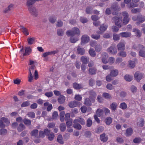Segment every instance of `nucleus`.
<instances>
[{"label":"nucleus","mask_w":145,"mask_h":145,"mask_svg":"<svg viewBox=\"0 0 145 145\" xmlns=\"http://www.w3.org/2000/svg\"><path fill=\"white\" fill-rule=\"evenodd\" d=\"M112 19L115 25L119 27H121L123 24H127L129 20V14L125 11L122 12L119 16L114 17Z\"/></svg>","instance_id":"1"},{"label":"nucleus","mask_w":145,"mask_h":145,"mask_svg":"<svg viewBox=\"0 0 145 145\" xmlns=\"http://www.w3.org/2000/svg\"><path fill=\"white\" fill-rule=\"evenodd\" d=\"M80 33V31L77 27H74L71 30H68L66 32V34L68 36H73L75 35L79 36Z\"/></svg>","instance_id":"2"},{"label":"nucleus","mask_w":145,"mask_h":145,"mask_svg":"<svg viewBox=\"0 0 145 145\" xmlns=\"http://www.w3.org/2000/svg\"><path fill=\"white\" fill-rule=\"evenodd\" d=\"M132 20L134 21H136V24H139L145 21V16L139 14L133 16L132 17Z\"/></svg>","instance_id":"3"},{"label":"nucleus","mask_w":145,"mask_h":145,"mask_svg":"<svg viewBox=\"0 0 145 145\" xmlns=\"http://www.w3.org/2000/svg\"><path fill=\"white\" fill-rule=\"evenodd\" d=\"M109 112V110L107 108H105L103 110L101 109H98L96 112V114L98 116H102L105 118L108 114Z\"/></svg>","instance_id":"4"},{"label":"nucleus","mask_w":145,"mask_h":145,"mask_svg":"<svg viewBox=\"0 0 145 145\" xmlns=\"http://www.w3.org/2000/svg\"><path fill=\"white\" fill-rule=\"evenodd\" d=\"M31 51V49L29 47H25V49L22 47L20 51V53L23 56H25L29 55Z\"/></svg>","instance_id":"5"},{"label":"nucleus","mask_w":145,"mask_h":145,"mask_svg":"<svg viewBox=\"0 0 145 145\" xmlns=\"http://www.w3.org/2000/svg\"><path fill=\"white\" fill-rule=\"evenodd\" d=\"M134 77L137 82H139L144 77V74L139 71H137L134 74Z\"/></svg>","instance_id":"6"},{"label":"nucleus","mask_w":145,"mask_h":145,"mask_svg":"<svg viewBox=\"0 0 145 145\" xmlns=\"http://www.w3.org/2000/svg\"><path fill=\"white\" fill-rule=\"evenodd\" d=\"M10 122L8 119L5 118H2L0 120V127L1 128L5 127L6 125H8Z\"/></svg>","instance_id":"7"},{"label":"nucleus","mask_w":145,"mask_h":145,"mask_svg":"<svg viewBox=\"0 0 145 145\" xmlns=\"http://www.w3.org/2000/svg\"><path fill=\"white\" fill-rule=\"evenodd\" d=\"M29 10L30 13L35 16H37L38 14V12L37 10L34 6H31V7H29L28 8Z\"/></svg>","instance_id":"8"},{"label":"nucleus","mask_w":145,"mask_h":145,"mask_svg":"<svg viewBox=\"0 0 145 145\" xmlns=\"http://www.w3.org/2000/svg\"><path fill=\"white\" fill-rule=\"evenodd\" d=\"M81 40V44H82L88 42L89 40V38L88 35H84L82 36Z\"/></svg>","instance_id":"9"},{"label":"nucleus","mask_w":145,"mask_h":145,"mask_svg":"<svg viewBox=\"0 0 145 145\" xmlns=\"http://www.w3.org/2000/svg\"><path fill=\"white\" fill-rule=\"evenodd\" d=\"M139 48H141L139 52V56L142 57H145V47L143 45H140Z\"/></svg>","instance_id":"10"},{"label":"nucleus","mask_w":145,"mask_h":145,"mask_svg":"<svg viewBox=\"0 0 145 145\" xmlns=\"http://www.w3.org/2000/svg\"><path fill=\"white\" fill-rule=\"evenodd\" d=\"M39 131L35 129L32 130L30 133L31 136L33 137L34 138H39Z\"/></svg>","instance_id":"11"},{"label":"nucleus","mask_w":145,"mask_h":145,"mask_svg":"<svg viewBox=\"0 0 145 145\" xmlns=\"http://www.w3.org/2000/svg\"><path fill=\"white\" fill-rule=\"evenodd\" d=\"M119 73L118 70L114 69H110V75L111 76L114 77L118 75Z\"/></svg>","instance_id":"12"},{"label":"nucleus","mask_w":145,"mask_h":145,"mask_svg":"<svg viewBox=\"0 0 145 145\" xmlns=\"http://www.w3.org/2000/svg\"><path fill=\"white\" fill-rule=\"evenodd\" d=\"M125 42H120L117 45V48L118 50H124L125 48Z\"/></svg>","instance_id":"13"},{"label":"nucleus","mask_w":145,"mask_h":145,"mask_svg":"<svg viewBox=\"0 0 145 145\" xmlns=\"http://www.w3.org/2000/svg\"><path fill=\"white\" fill-rule=\"evenodd\" d=\"M20 30L22 31L24 35L26 36L29 35L28 30L27 28L22 25H20Z\"/></svg>","instance_id":"14"},{"label":"nucleus","mask_w":145,"mask_h":145,"mask_svg":"<svg viewBox=\"0 0 145 145\" xmlns=\"http://www.w3.org/2000/svg\"><path fill=\"white\" fill-rule=\"evenodd\" d=\"M138 5L137 3L132 1L129 3L128 4L127 6L128 8H130L137 7L138 6Z\"/></svg>","instance_id":"15"},{"label":"nucleus","mask_w":145,"mask_h":145,"mask_svg":"<svg viewBox=\"0 0 145 145\" xmlns=\"http://www.w3.org/2000/svg\"><path fill=\"white\" fill-rule=\"evenodd\" d=\"M89 94L90 95L89 98L91 99L92 101H94V99L95 97L96 96V93L93 90H91L89 92Z\"/></svg>","instance_id":"16"},{"label":"nucleus","mask_w":145,"mask_h":145,"mask_svg":"<svg viewBox=\"0 0 145 145\" xmlns=\"http://www.w3.org/2000/svg\"><path fill=\"white\" fill-rule=\"evenodd\" d=\"M14 5L13 4L9 5L8 7L3 10V12L6 13L11 10L13 8Z\"/></svg>","instance_id":"17"},{"label":"nucleus","mask_w":145,"mask_h":145,"mask_svg":"<svg viewBox=\"0 0 145 145\" xmlns=\"http://www.w3.org/2000/svg\"><path fill=\"white\" fill-rule=\"evenodd\" d=\"M133 31L135 33L136 36L139 37H140L142 35V33L137 28H134L133 29Z\"/></svg>","instance_id":"18"},{"label":"nucleus","mask_w":145,"mask_h":145,"mask_svg":"<svg viewBox=\"0 0 145 145\" xmlns=\"http://www.w3.org/2000/svg\"><path fill=\"white\" fill-rule=\"evenodd\" d=\"M120 35L122 37L127 38L131 37V33L129 32H123L120 33Z\"/></svg>","instance_id":"19"},{"label":"nucleus","mask_w":145,"mask_h":145,"mask_svg":"<svg viewBox=\"0 0 145 145\" xmlns=\"http://www.w3.org/2000/svg\"><path fill=\"white\" fill-rule=\"evenodd\" d=\"M79 103V102L74 101L70 102L69 104V106L71 108L76 107Z\"/></svg>","instance_id":"20"},{"label":"nucleus","mask_w":145,"mask_h":145,"mask_svg":"<svg viewBox=\"0 0 145 145\" xmlns=\"http://www.w3.org/2000/svg\"><path fill=\"white\" fill-rule=\"evenodd\" d=\"M74 125L73 127L75 129L80 130L82 128L81 126L76 122V120H74L73 121Z\"/></svg>","instance_id":"21"},{"label":"nucleus","mask_w":145,"mask_h":145,"mask_svg":"<svg viewBox=\"0 0 145 145\" xmlns=\"http://www.w3.org/2000/svg\"><path fill=\"white\" fill-rule=\"evenodd\" d=\"M137 125L139 126L142 127L144 124V119L139 118L137 120Z\"/></svg>","instance_id":"22"},{"label":"nucleus","mask_w":145,"mask_h":145,"mask_svg":"<svg viewBox=\"0 0 145 145\" xmlns=\"http://www.w3.org/2000/svg\"><path fill=\"white\" fill-rule=\"evenodd\" d=\"M77 52L79 54L83 55L84 53L85 50L83 48H81L80 46H78L77 50Z\"/></svg>","instance_id":"23"},{"label":"nucleus","mask_w":145,"mask_h":145,"mask_svg":"<svg viewBox=\"0 0 145 145\" xmlns=\"http://www.w3.org/2000/svg\"><path fill=\"white\" fill-rule=\"evenodd\" d=\"M91 101H91V99L89 98H86L84 101V104L87 106H90L91 105Z\"/></svg>","instance_id":"24"},{"label":"nucleus","mask_w":145,"mask_h":145,"mask_svg":"<svg viewBox=\"0 0 145 145\" xmlns=\"http://www.w3.org/2000/svg\"><path fill=\"white\" fill-rule=\"evenodd\" d=\"M108 138L107 136H106L105 133H103L100 135V139L102 141L106 142L107 141Z\"/></svg>","instance_id":"25"},{"label":"nucleus","mask_w":145,"mask_h":145,"mask_svg":"<svg viewBox=\"0 0 145 145\" xmlns=\"http://www.w3.org/2000/svg\"><path fill=\"white\" fill-rule=\"evenodd\" d=\"M81 61L84 64L87 63L89 61V58L86 56H83L81 57Z\"/></svg>","instance_id":"26"},{"label":"nucleus","mask_w":145,"mask_h":145,"mask_svg":"<svg viewBox=\"0 0 145 145\" xmlns=\"http://www.w3.org/2000/svg\"><path fill=\"white\" fill-rule=\"evenodd\" d=\"M133 130L131 128H129L127 129L125 134L127 137L130 136L132 134Z\"/></svg>","instance_id":"27"},{"label":"nucleus","mask_w":145,"mask_h":145,"mask_svg":"<svg viewBox=\"0 0 145 145\" xmlns=\"http://www.w3.org/2000/svg\"><path fill=\"white\" fill-rule=\"evenodd\" d=\"M124 78L126 81L130 82L132 80L133 77L131 75L127 74L125 75Z\"/></svg>","instance_id":"28"},{"label":"nucleus","mask_w":145,"mask_h":145,"mask_svg":"<svg viewBox=\"0 0 145 145\" xmlns=\"http://www.w3.org/2000/svg\"><path fill=\"white\" fill-rule=\"evenodd\" d=\"M65 100V97L63 95H60L58 99V101L60 104L63 103Z\"/></svg>","instance_id":"29"},{"label":"nucleus","mask_w":145,"mask_h":145,"mask_svg":"<svg viewBox=\"0 0 145 145\" xmlns=\"http://www.w3.org/2000/svg\"><path fill=\"white\" fill-rule=\"evenodd\" d=\"M35 1L34 0H27V5L28 8L29 7H31V6L33 5L35 3Z\"/></svg>","instance_id":"30"},{"label":"nucleus","mask_w":145,"mask_h":145,"mask_svg":"<svg viewBox=\"0 0 145 145\" xmlns=\"http://www.w3.org/2000/svg\"><path fill=\"white\" fill-rule=\"evenodd\" d=\"M29 74L28 77V81L29 82H31L32 81V80L33 79V75L32 74V73L33 72V71L31 72L30 70H29Z\"/></svg>","instance_id":"31"},{"label":"nucleus","mask_w":145,"mask_h":145,"mask_svg":"<svg viewBox=\"0 0 145 145\" xmlns=\"http://www.w3.org/2000/svg\"><path fill=\"white\" fill-rule=\"evenodd\" d=\"M140 8H133L131 10V12L133 14H136L141 11Z\"/></svg>","instance_id":"32"},{"label":"nucleus","mask_w":145,"mask_h":145,"mask_svg":"<svg viewBox=\"0 0 145 145\" xmlns=\"http://www.w3.org/2000/svg\"><path fill=\"white\" fill-rule=\"evenodd\" d=\"M109 52L112 54H114L117 53V50L114 47L111 46L109 48Z\"/></svg>","instance_id":"33"},{"label":"nucleus","mask_w":145,"mask_h":145,"mask_svg":"<svg viewBox=\"0 0 145 145\" xmlns=\"http://www.w3.org/2000/svg\"><path fill=\"white\" fill-rule=\"evenodd\" d=\"M74 120H76L77 122H79L82 125H84L85 123V121L83 119L80 117Z\"/></svg>","instance_id":"34"},{"label":"nucleus","mask_w":145,"mask_h":145,"mask_svg":"<svg viewBox=\"0 0 145 145\" xmlns=\"http://www.w3.org/2000/svg\"><path fill=\"white\" fill-rule=\"evenodd\" d=\"M74 88L76 89H79L82 88L83 86L81 84H78L76 83H74L73 84Z\"/></svg>","instance_id":"35"},{"label":"nucleus","mask_w":145,"mask_h":145,"mask_svg":"<svg viewBox=\"0 0 145 145\" xmlns=\"http://www.w3.org/2000/svg\"><path fill=\"white\" fill-rule=\"evenodd\" d=\"M135 61L130 60L129 61L128 65L129 67L133 68L135 66Z\"/></svg>","instance_id":"36"},{"label":"nucleus","mask_w":145,"mask_h":145,"mask_svg":"<svg viewBox=\"0 0 145 145\" xmlns=\"http://www.w3.org/2000/svg\"><path fill=\"white\" fill-rule=\"evenodd\" d=\"M57 141L61 144H63L64 143L63 141L62 136L61 135H59L57 138Z\"/></svg>","instance_id":"37"},{"label":"nucleus","mask_w":145,"mask_h":145,"mask_svg":"<svg viewBox=\"0 0 145 145\" xmlns=\"http://www.w3.org/2000/svg\"><path fill=\"white\" fill-rule=\"evenodd\" d=\"M25 128V126L22 123H20L19 124L18 127V130L19 132L22 131Z\"/></svg>","instance_id":"38"},{"label":"nucleus","mask_w":145,"mask_h":145,"mask_svg":"<svg viewBox=\"0 0 145 145\" xmlns=\"http://www.w3.org/2000/svg\"><path fill=\"white\" fill-rule=\"evenodd\" d=\"M24 123L26 125H31V121L30 120L26 118L23 120Z\"/></svg>","instance_id":"39"},{"label":"nucleus","mask_w":145,"mask_h":145,"mask_svg":"<svg viewBox=\"0 0 145 145\" xmlns=\"http://www.w3.org/2000/svg\"><path fill=\"white\" fill-rule=\"evenodd\" d=\"M118 105L116 103L113 102L110 105L111 109L113 110H115L117 106Z\"/></svg>","instance_id":"40"},{"label":"nucleus","mask_w":145,"mask_h":145,"mask_svg":"<svg viewBox=\"0 0 145 145\" xmlns=\"http://www.w3.org/2000/svg\"><path fill=\"white\" fill-rule=\"evenodd\" d=\"M95 51L97 52H99L101 51L102 49V47L99 44L96 45L95 47Z\"/></svg>","instance_id":"41"},{"label":"nucleus","mask_w":145,"mask_h":145,"mask_svg":"<svg viewBox=\"0 0 145 145\" xmlns=\"http://www.w3.org/2000/svg\"><path fill=\"white\" fill-rule=\"evenodd\" d=\"M60 130L62 132L64 131L66 129V126L65 123H62L60 124Z\"/></svg>","instance_id":"42"},{"label":"nucleus","mask_w":145,"mask_h":145,"mask_svg":"<svg viewBox=\"0 0 145 145\" xmlns=\"http://www.w3.org/2000/svg\"><path fill=\"white\" fill-rule=\"evenodd\" d=\"M35 40V38L34 37H29L27 39V40L28 43L29 44H33Z\"/></svg>","instance_id":"43"},{"label":"nucleus","mask_w":145,"mask_h":145,"mask_svg":"<svg viewBox=\"0 0 145 145\" xmlns=\"http://www.w3.org/2000/svg\"><path fill=\"white\" fill-rule=\"evenodd\" d=\"M89 53L90 55L92 57H95L96 55L95 52L94 50L91 48L89 50Z\"/></svg>","instance_id":"44"},{"label":"nucleus","mask_w":145,"mask_h":145,"mask_svg":"<svg viewBox=\"0 0 145 145\" xmlns=\"http://www.w3.org/2000/svg\"><path fill=\"white\" fill-rule=\"evenodd\" d=\"M7 131L5 129H0V135L4 136L7 134Z\"/></svg>","instance_id":"45"},{"label":"nucleus","mask_w":145,"mask_h":145,"mask_svg":"<svg viewBox=\"0 0 145 145\" xmlns=\"http://www.w3.org/2000/svg\"><path fill=\"white\" fill-rule=\"evenodd\" d=\"M49 21L52 24H54L56 20V18L55 17L50 16L49 18Z\"/></svg>","instance_id":"46"},{"label":"nucleus","mask_w":145,"mask_h":145,"mask_svg":"<svg viewBox=\"0 0 145 145\" xmlns=\"http://www.w3.org/2000/svg\"><path fill=\"white\" fill-rule=\"evenodd\" d=\"M120 108L123 110H125L127 108V105L124 102L121 103L120 104Z\"/></svg>","instance_id":"47"},{"label":"nucleus","mask_w":145,"mask_h":145,"mask_svg":"<svg viewBox=\"0 0 145 145\" xmlns=\"http://www.w3.org/2000/svg\"><path fill=\"white\" fill-rule=\"evenodd\" d=\"M65 114L64 111L61 112L60 114V118L61 121L63 122L64 121L65 119L64 116Z\"/></svg>","instance_id":"48"},{"label":"nucleus","mask_w":145,"mask_h":145,"mask_svg":"<svg viewBox=\"0 0 145 145\" xmlns=\"http://www.w3.org/2000/svg\"><path fill=\"white\" fill-rule=\"evenodd\" d=\"M67 121L66 123L67 126V127H69L72 125V119H69Z\"/></svg>","instance_id":"49"},{"label":"nucleus","mask_w":145,"mask_h":145,"mask_svg":"<svg viewBox=\"0 0 145 145\" xmlns=\"http://www.w3.org/2000/svg\"><path fill=\"white\" fill-rule=\"evenodd\" d=\"M130 90L132 93H135L137 91V89L135 86L132 85L130 88Z\"/></svg>","instance_id":"50"},{"label":"nucleus","mask_w":145,"mask_h":145,"mask_svg":"<svg viewBox=\"0 0 145 145\" xmlns=\"http://www.w3.org/2000/svg\"><path fill=\"white\" fill-rule=\"evenodd\" d=\"M89 74L91 75L95 74L96 73V69L94 68H89Z\"/></svg>","instance_id":"51"},{"label":"nucleus","mask_w":145,"mask_h":145,"mask_svg":"<svg viewBox=\"0 0 145 145\" xmlns=\"http://www.w3.org/2000/svg\"><path fill=\"white\" fill-rule=\"evenodd\" d=\"M79 39L77 37H71L70 38V41L72 43L76 42Z\"/></svg>","instance_id":"52"},{"label":"nucleus","mask_w":145,"mask_h":145,"mask_svg":"<svg viewBox=\"0 0 145 145\" xmlns=\"http://www.w3.org/2000/svg\"><path fill=\"white\" fill-rule=\"evenodd\" d=\"M27 115L31 118H33L35 117V114L33 112H31L28 113Z\"/></svg>","instance_id":"53"},{"label":"nucleus","mask_w":145,"mask_h":145,"mask_svg":"<svg viewBox=\"0 0 145 145\" xmlns=\"http://www.w3.org/2000/svg\"><path fill=\"white\" fill-rule=\"evenodd\" d=\"M64 31L62 29H58L57 31V35L60 36H62L63 35Z\"/></svg>","instance_id":"54"},{"label":"nucleus","mask_w":145,"mask_h":145,"mask_svg":"<svg viewBox=\"0 0 145 145\" xmlns=\"http://www.w3.org/2000/svg\"><path fill=\"white\" fill-rule=\"evenodd\" d=\"M107 28V26L104 25H102L100 26L99 27V30L102 31H105Z\"/></svg>","instance_id":"55"},{"label":"nucleus","mask_w":145,"mask_h":145,"mask_svg":"<svg viewBox=\"0 0 145 145\" xmlns=\"http://www.w3.org/2000/svg\"><path fill=\"white\" fill-rule=\"evenodd\" d=\"M140 45H141V44H139L138 45L134 44L133 45V47H132V48L133 49L135 50H140V49H141V48H140L139 47V46Z\"/></svg>","instance_id":"56"},{"label":"nucleus","mask_w":145,"mask_h":145,"mask_svg":"<svg viewBox=\"0 0 145 145\" xmlns=\"http://www.w3.org/2000/svg\"><path fill=\"white\" fill-rule=\"evenodd\" d=\"M54 137V135L52 133H51L48 136V138L50 141L53 140Z\"/></svg>","instance_id":"57"},{"label":"nucleus","mask_w":145,"mask_h":145,"mask_svg":"<svg viewBox=\"0 0 145 145\" xmlns=\"http://www.w3.org/2000/svg\"><path fill=\"white\" fill-rule=\"evenodd\" d=\"M119 56H121L123 57H125L126 56L127 54L126 52L122 51L118 54Z\"/></svg>","instance_id":"58"},{"label":"nucleus","mask_w":145,"mask_h":145,"mask_svg":"<svg viewBox=\"0 0 145 145\" xmlns=\"http://www.w3.org/2000/svg\"><path fill=\"white\" fill-rule=\"evenodd\" d=\"M80 21L83 23H86L88 22V20L86 18L81 17L80 18Z\"/></svg>","instance_id":"59"},{"label":"nucleus","mask_w":145,"mask_h":145,"mask_svg":"<svg viewBox=\"0 0 145 145\" xmlns=\"http://www.w3.org/2000/svg\"><path fill=\"white\" fill-rule=\"evenodd\" d=\"M92 124V121L90 119H88L87 121L86 125L88 127H90Z\"/></svg>","instance_id":"60"},{"label":"nucleus","mask_w":145,"mask_h":145,"mask_svg":"<svg viewBox=\"0 0 145 145\" xmlns=\"http://www.w3.org/2000/svg\"><path fill=\"white\" fill-rule=\"evenodd\" d=\"M82 98V97L80 95H76L74 97V99L78 101H80Z\"/></svg>","instance_id":"61"},{"label":"nucleus","mask_w":145,"mask_h":145,"mask_svg":"<svg viewBox=\"0 0 145 145\" xmlns=\"http://www.w3.org/2000/svg\"><path fill=\"white\" fill-rule=\"evenodd\" d=\"M58 116L57 112L56 111L54 112L52 114L53 119H56Z\"/></svg>","instance_id":"62"},{"label":"nucleus","mask_w":145,"mask_h":145,"mask_svg":"<svg viewBox=\"0 0 145 145\" xmlns=\"http://www.w3.org/2000/svg\"><path fill=\"white\" fill-rule=\"evenodd\" d=\"M34 78L35 80H36L39 78V75L38 72L37 70H36L35 71V72L34 74Z\"/></svg>","instance_id":"63"},{"label":"nucleus","mask_w":145,"mask_h":145,"mask_svg":"<svg viewBox=\"0 0 145 145\" xmlns=\"http://www.w3.org/2000/svg\"><path fill=\"white\" fill-rule=\"evenodd\" d=\"M113 38L115 40H118L120 39V37L118 34H114L113 35Z\"/></svg>","instance_id":"64"}]
</instances>
